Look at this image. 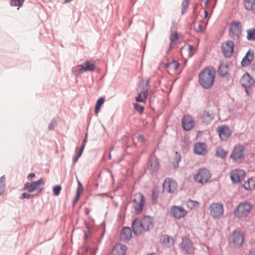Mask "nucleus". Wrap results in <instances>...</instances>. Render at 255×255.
<instances>
[{"label":"nucleus","mask_w":255,"mask_h":255,"mask_svg":"<svg viewBox=\"0 0 255 255\" xmlns=\"http://www.w3.org/2000/svg\"><path fill=\"white\" fill-rule=\"evenodd\" d=\"M133 208L136 214L140 213L144 205L145 200L144 196L140 193H135L133 199Z\"/></svg>","instance_id":"obj_5"},{"label":"nucleus","mask_w":255,"mask_h":255,"mask_svg":"<svg viewBox=\"0 0 255 255\" xmlns=\"http://www.w3.org/2000/svg\"><path fill=\"white\" fill-rule=\"evenodd\" d=\"M215 117V114L212 111H205L201 115V119L202 123L208 124H209Z\"/></svg>","instance_id":"obj_17"},{"label":"nucleus","mask_w":255,"mask_h":255,"mask_svg":"<svg viewBox=\"0 0 255 255\" xmlns=\"http://www.w3.org/2000/svg\"><path fill=\"white\" fill-rule=\"evenodd\" d=\"M186 206L190 209L193 210L197 208L199 206V203L197 201L189 199L186 201Z\"/></svg>","instance_id":"obj_31"},{"label":"nucleus","mask_w":255,"mask_h":255,"mask_svg":"<svg viewBox=\"0 0 255 255\" xmlns=\"http://www.w3.org/2000/svg\"><path fill=\"white\" fill-rule=\"evenodd\" d=\"M182 124L183 128L185 130H190L195 125V122L190 115H187L183 117L182 119Z\"/></svg>","instance_id":"obj_15"},{"label":"nucleus","mask_w":255,"mask_h":255,"mask_svg":"<svg viewBox=\"0 0 255 255\" xmlns=\"http://www.w3.org/2000/svg\"><path fill=\"white\" fill-rule=\"evenodd\" d=\"M190 0H184L182 2L181 14H184L187 12L188 8V4Z\"/></svg>","instance_id":"obj_36"},{"label":"nucleus","mask_w":255,"mask_h":255,"mask_svg":"<svg viewBox=\"0 0 255 255\" xmlns=\"http://www.w3.org/2000/svg\"><path fill=\"white\" fill-rule=\"evenodd\" d=\"M170 214L172 217L175 218V205L171 207Z\"/></svg>","instance_id":"obj_47"},{"label":"nucleus","mask_w":255,"mask_h":255,"mask_svg":"<svg viewBox=\"0 0 255 255\" xmlns=\"http://www.w3.org/2000/svg\"><path fill=\"white\" fill-rule=\"evenodd\" d=\"M146 255H155V254L153 253H150V254H147Z\"/></svg>","instance_id":"obj_64"},{"label":"nucleus","mask_w":255,"mask_h":255,"mask_svg":"<svg viewBox=\"0 0 255 255\" xmlns=\"http://www.w3.org/2000/svg\"><path fill=\"white\" fill-rule=\"evenodd\" d=\"M35 176V174L34 173H30L29 174L27 177V179L29 180H32V179Z\"/></svg>","instance_id":"obj_51"},{"label":"nucleus","mask_w":255,"mask_h":255,"mask_svg":"<svg viewBox=\"0 0 255 255\" xmlns=\"http://www.w3.org/2000/svg\"><path fill=\"white\" fill-rule=\"evenodd\" d=\"M82 67L81 68H80V69H78L76 70V72L77 74H82V73H83L84 72H85V70H83V67L82 65L81 66Z\"/></svg>","instance_id":"obj_52"},{"label":"nucleus","mask_w":255,"mask_h":255,"mask_svg":"<svg viewBox=\"0 0 255 255\" xmlns=\"http://www.w3.org/2000/svg\"><path fill=\"white\" fill-rule=\"evenodd\" d=\"M193 47L191 45L182 47L180 48V53L183 58L186 60L187 58L191 57L193 55Z\"/></svg>","instance_id":"obj_21"},{"label":"nucleus","mask_w":255,"mask_h":255,"mask_svg":"<svg viewBox=\"0 0 255 255\" xmlns=\"http://www.w3.org/2000/svg\"><path fill=\"white\" fill-rule=\"evenodd\" d=\"M57 125V122L55 119H52L49 125L48 128L49 130L53 129Z\"/></svg>","instance_id":"obj_42"},{"label":"nucleus","mask_w":255,"mask_h":255,"mask_svg":"<svg viewBox=\"0 0 255 255\" xmlns=\"http://www.w3.org/2000/svg\"><path fill=\"white\" fill-rule=\"evenodd\" d=\"M134 108L136 111L138 112L140 114H141L143 112L144 107L138 104H134Z\"/></svg>","instance_id":"obj_40"},{"label":"nucleus","mask_w":255,"mask_h":255,"mask_svg":"<svg viewBox=\"0 0 255 255\" xmlns=\"http://www.w3.org/2000/svg\"><path fill=\"white\" fill-rule=\"evenodd\" d=\"M254 58V52L253 51L249 50L245 56L243 58L241 64L243 67L249 65L253 61Z\"/></svg>","instance_id":"obj_20"},{"label":"nucleus","mask_w":255,"mask_h":255,"mask_svg":"<svg viewBox=\"0 0 255 255\" xmlns=\"http://www.w3.org/2000/svg\"><path fill=\"white\" fill-rule=\"evenodd\" d=\"M76 178L78 183V188L77 189L76 194L81 195L83 192V186L81 182L79 180L77 177H76Z\"/></svg>","instance_id":"obj_38"},{"label":"nucleus","mask_w":255,"mask_h":255,"mask_svg":"<svg viewBox=\"0 0 255 255\" xmlns=\"http://www.w3.org/2000/svg\"><path fill=\"white\" fill-rule=\"evenodd\" d=\"M79 157H79L77 155H76L75 156H74V157L73 158V163H76L78 161Z\"/></svg>","instance_id":"obj_54"},{"label":"nucleus","mask_w":255,"mask_h":255,"mask_svg":"<svg viewBox=\"0 0 255 255\" xmlns=\"http://www.w3.org/2000/svg\"><path fill=\"white\" fill-rule=\"evenodd\" d=\"M85 144L86 143H84L82 142V145L81 146V147H80V149L79 150H82V151H83L84 148L85 146Z\"/></svg>","instance_id":"obj_61"},{"label":"nucleus","mask_w":255,"mask_h":255,"mask_svg":"<svg viewBox=\"0 0 255 255\" xmlns=\"http://www.w3.org/2000/svg\"><path fill=\"white\" fill-rule=\"evenodd\" d=\"M30 187V184L28 183H26L24 184L23 189L26 190L28 192Z\"/></svg>","instance_id":"obj_50"},{"label":"nucleus","mask_w":255,"mask_h":255,"mask_svg":"<svg viewBox=\"0 0 255 255\" xmlns=\"http://www.w3.org/2000/svg\"><path fill=\"white\" fill-rule=\"evenodd\" d=\"M83 153L82 149L79 150L77 152L76 155H77L79 157H80Z\"/></svg>","instance_id":"obj_56"},{"label":"nucleus","mask_w":255,"mask_h":255,"mask_svg":"<svg viewBox=\"0 0 255 255\" xmlns=\"http://www.w3.org/2000/svg\"><path fill=\"white\" fill-rule=\"evenodd\" d=\"M216 72L211 66L204 68L198 76L200 85L205 89L211 88L215 81Z\"/></svg>","instance_id":"obj_2"},{"label":"nucleus","mask_w":255,"mask_h":255,"mask_svg":"<svg viewBox=\"0 0 255 255\" xmlns=\"http://www.w3.org/2000/svg\"><path fill=\"white\" fill-rule=\"evenodd\" d=\"M85 144L86 143H84L82 142V145L81 146V147H80V149L79 150H82V151H83L84 148L85 146Z\"/></svg>","instance_id":"obj_60"},{"label":"nucleus","mask_w":255,"mask_h":255,"mask_svg":"<svg viewBox=\"0 0 255 255\" xmlns=\"http://www.w3.org/2000/svg\"><path fill=\"white\" fill-rule=\"evenodd\" d=\"M82 66L83 70H85V71H93L96 68L95 65L92 63L90 61L85 62Z\"/></svg>","instance_id":"obj_29"},{"label":"nucleus","mask_w":255,"mask_h":255,"mask_svg":"<svg viewBox=\"0 0 255 255\" xmlns=\"http://www.w3.org/2000/svg\"><path fill=\"white\" fill-rule=\"evenodd\" d=\"M142 83L143 85L142 86L141 91H144V89H148V86L149 83V79L148 78L146 79L145 81L143 80H141L140 81V84H141Z\"/></svg>","instance_id":"obj_39"},{"label":"nucleus","mask_w":255,"mask_h":255,"mask_svg":"<svg viewBox=\"0 0 255 255\" xmlns=\"http://www.w3.org/2000/svg\"><path fill=\"white\" fill-rule=\"evenodd\" d=\"M187 214V211L181 206H176V219L184 217Z\"/></svg>","instance_id":"obj_28"},{"label":"nucleus","mask_w":255,"mask_h":255,"mask_svg":"<svg viewBox=\"0 0 255 255\" xmlns=\"http://www.w3.org/2000/svg\"><path fill=\"white\" fill-rule=\"evenodd\" d=\"M253 207V205L250 202H241L235 210L234 214L239 218L246 217L249 215Z\"/></svg>","instance_id":"obj_4"},{"label":"nucleus","mask_w":255,"mask_h":255,"mask_svg":"<svg viewBox=\"0 0 255 255\" xmlns=\"http://www.w3.org/2000/svg\"><path fill=\"white\" fill-rule=\"evenodd\" d=\"M217 131L222 140H226L232 134V131L227 125H221L217 128Z\"/></svg>","instance_id":"obj_11"},{"label":"nucleus","mask_w":255,"mask_h":255,"mask_svg":"<svg viewBox=\"0 0 255 255\" xmlns=\"http://www.w3.org/2000/svg\"><path fill=\"white\" fill-rule=\"evenodd\" d=\"M61 190V187L60 185H57L54 187L53 191L56 196H58L60 194Z\"/></svg>","instance_id":"obj_41"},{"label":"nucleus","mask_w":255,"mask_h":255,"mask_svg":"<svg viewBox=\"0 0 255 255\" xmlns=\"http://www.w3.org/2000/svg\"><path fill=\"white\" fill-rule=\"evenodd\" d=\"M180 247L183 251L188 254H191L193 250L191 241L189 239L185 237L182 238V242L180 244Z\"/></svg>","instance_id":"obj_16"},{"label":"nucleus","mask_w":255,"mask_h":255,"mask_svg":"<svg viewBox=\"0 0 255 255\" xmlns=\"http://www.w3.org/2000/svg\"><path fill=\"white\" fill-rule=\"evenodd\" d=\"M31 197H33V195H30L27 193H23L21 195V196L20 197V199H29Z\"/></svg>","instance_id":"obj_44"},{"label":"nucleus","mask_w":255,"mask_h":255,"mask_svg":"<svg viewBox=\"0 0 255 255\" xmlns=\"http://www.w3.org/2000/svg\"><path fill=\"white\" fill-rule=\"evenodd\" d=\"M211 174L210 171L205 168H202L198 170V173L194 176L195 181L198 183L204 184L206 183L211 178Z\"/></svg>","instance_id":"obj_10"},{"label":"nucleus","mask_w":255,"mask_h":255,"mask_svg":"<svg viewBox=\"0 0 255 255\" xmlns=\"http://www.w3.org/2000/svg\"><path fill=\"white\" fill-rule=\"evenodd\" d=\"M202 26L201 24H199L198 27L196 28V31L198 32L202 31Z\"/></svg>","instance_id":"obj_55"},{"label":"nucleus","mask_w":255,"mask_h":255,"mask_svg":"<svg viewBox=\"0 0 255 255\" xmlns=\"http://www.w3.org/2000/svg\"><path fill=\"white\" fill-rule=\"evenodd\" d=\"M89 234H90V230H89V228H87V230H85L84 232V234H85L84 238L85 239H87L88 238Z\"/></svg>","instance_id":"obj_49"},{"label":"nucleus","mask_w":255,"mask_h":255,"mask_svg":"<svg viewBox=\"0 0 255 255\" xmlns=\"http://www.w3.org/2000/svg\"><path fill=\"white\" fill-rule=\"evenodd\" d=\"M158 196V193L155 190H153L152 194V200L154 203H156Z\"/></svg>","instance_id":"obj_43"},{"label":"nucleus","mask_w":255,"mask_h":255,"mask_svg":"<svg viewBox=\"0 0 255 255\" xmlns=\"http://www.w3.org/2000/svg\"><path fill=\"white\" fill-rule=\"evenodd\" d=\"M148 89H144V91H141V93L143 95L144 99L147 98L148 96Z\"/></svg>","instance_id":"obj_48"},{"label":"nucleus","mask_w":255,"mask_h":255,"mask_svg":"<svg viewBox=\"0 0 255 255\" xmlns=\"http://www.w3.org/2000/svg\"><path fill=\"white\" fill-rule=\"evenodd\" d=\"M211 216L214 219L220 218L224 214V206L222 203H213L209 208Z\"/></svg>","instance_id":"obj_7"},{"label":"nucleus","mask_w":255,"mask_h":255,"mask_svg":"<svg viewBox=\"0 0 255 255\" xmlns=\"http://www.w3.org/2000/svg\"><path fill=\"white\" fill-rule=\"evenodd\" d=\"M87 141V134H86L85 137L83 139V143H86Z\"/></svg>","instance_id":"obj_59"},{"label":"nucleus","mask_w":255,"mask_h":255,"mask_svg":"<svg viewBox=\"0 0 255 255\" xmlns=\"http://www.w3.org/2000/svg\"><path fill=\"white\" fill-rule=\"evenodd\" d=\"M245 7L246 9L252 11L255 15V0L253 2L250 1L249 0L245 1Z\"/></svg>","instance_id":"obj_30"},{"label":"nucleus","mask_w":255,"mask_h":255,"mask_svg":"<svg viewBox=\"0 0 255 255\" xmlns=\"http://www.w3.org/2000/svg\"><path fill=\"white\" fill-rule=\"evenodd\" d=\"M5 181V178L4 175L0 177V195H1L4 192Z\"/></svg>","instance_id":"obj_35"},{"label":"nucleus","mask_w":255,"mask_h":255,"mask_svg":"<svg viewBox=\"0 0 255 255\" xmlns=\"http://www.w3.org/2000/svg\"><path fill=\"white\" fill-rule=\"evenodd\" d=\"M132 237V232L130 228L124 227L122 231L121 238L123 241H128L130 240Z\"/></svg>","instance_id":"obj_24"},{"label":"nucleus","mask_w":255,"mask_h":255,"mask_svg":"<svg viewBox=\"0 0 255 255\" xmlns=\"http://www.w3.org/2000/svg\"><path fill=\"white\" fill-rule=\"evenodd\" d=\"M234 43L231 40L227 41L222 44V50L226 57H230L233 53Z\"/></svg>","instance_id":"obj_12"},{"label":"nucleus","mask_w":255,"mask_h":255,"mask_svg":"<svg viewBox=\"0 0 255 255\" xmlns=\"http://www.w3.org/2000/svg\"><path fill=\"white\" fill-rule=\"evenodd\" d=\"M174 181L170 179L165 180L162 184L163 191L168 193L173 192L175 190L174 187Z\"/></svg>","instance_id":"obj_18"},{"label":"nucleus","mask_w":255,"mask_h":255,"mask_svg":"<svg viewBox=\"0 0 255 255\" xmlns=\"http://www.w3.org/2000/svg\"><path fill=\"white\" fill-rule=\"evenodd\" d=\"M104 98L103 97L100 98L97 101L95 109V112L96 114H97L99 113L101 107L104 104Z\"/></svg>","instance_id":"obj_33"},{"label":"nucleus","mask_w":255,"mask_h":255,"mask_svg":"<svg viewBox=\"0 0 255 255\" xmlns=\"http://www.w3.org/2000/svg\"><path fill=\"white\" fill-rule=\"evenodd\" d=\"M249 255H255V249H253L250 252Z\"/></svg>","instance_id":"obj_58"},{"label":"nucleus","mask_w":255,"mask_h":255,"mask_svg":"<svg viewBox=\"0 0 255 255\" xmlns=\"http://www.w3.org/2000/svg\"><path fill=\"white\" fill-rule=\"evenodd\" d=\"M244 239L243 233L240 231H234L229 238V244L235 248L239 247L243 243Z\"/></svg>","instance_id":"obj_6"},{"label":"nucleus","mask_w":255,"mask_h":255,"mask_svg":"<svg viewBox=\"0 0 255 255\" xmlns=\"http://www.w3.org/2000/svg\"><path fill=\"white\" fill-rule=\"evenodd\" d=\"M242 33V25L239 21H234L230 25L229 35L234 40H239Z\"/></svg>","instance_id":"obj_8"},{"label":"nucleus","mask_w":255,"mask_h":255,"mask_svg":"<svg viewBox=\"0 0 255 255\" xmlns=\"http://www.w3.org/2000/svg\"><path fill=\"white\" fill-rule=\"evenodd\" d=\"M244 187L247 190L255 189V178L252 177L244 184Z\"/></svg>","instance_id":"obj_26"},{"label":"nucleus","mask_w":255,"mask_h":255,"mask_svg":"<svg viewBox=\"0 0 255 255\" xmlns=\"http://www.w3.org/2000/svg\"><path fill=\"white\" fill-rule=\"evenodd\" d=\"M144 137L143 135H139L138 137V140L140 141H143Z\"/></svg>","instance_id":"obj_57"},{"label":"nucleus","mask_w":255,"mask_h":255,"mask_svg":"<svg viewBox=\"0 0 255 255\" xmlns=\"http://www.w3.org/2000/svg\"><path fill=\"white\" fill-rule=\"evenodd\" d=\"M245 176V171L241 169H234L230 173L231 180L234 183H238L243 180Z\"/></svg>","instance_id":"obj_13"},{"label":"nucleus","mask_w":255,"mask_h":255,"mask_svg":"<svg viewBox=\"0 0 255 255\" xmlns=\"http://www.w3.org/2000/svg\"><path fill=\"white\" fill-rule=\"evenodd\" d=\"M25 0H11L10 5L13 6H22Z\"/></svg>","instance_id":"obj_37"},{"label":"nucleus","mask_w":255,"mask_h":255,"mask_svg":"<svg viewBox=\"0 0 255 255\" xmlns=\"http://www.w3.org/2000/svg\"><path fill=\"white\" fill-rule=\"evenodd\" d=\"M127 250L126 247L122 244L115 245L112 250L113 255H125Z\"/></svg>","instance_id":"obj_23"},{"label":"nucleus","mask_w":255,"mask_h":255,"mask_svg":"<svg viewBox=\"0 0 255 255\" xmlns=\"http://www.w3.org/2000/svg\"><path fill=\"white\" fill-rule=\"evenodd\" d=\"M227 152L225 151L222 148L218 147L216 150V155L217 156L225 158L227 155Z\"/></svg>","instance_id":"obj_34"},{"label":"nucleus","mask_w":255,"mask_h":255,"mask_svg":"<svg viewBox=\"0 0 255 255\" xmlns=\"http://www.w3.org/2000/svg\"><path fill=\"white\" fill-rule=\"evenodd\" d=\"M163 243L165 244H169L170 242V238L169 236L166 235L163 237Z\"/></svg>","instance_id":"obj_46"},{"label":"nucleus","mask_w":255,"mask_h":255,"mask_svg":"<svg viewBox=\"0 0 255 255\" xmlns=\"http://www.w3.org/2000/svg\"><path fill=\"white\" fill-rule=\"evenodd\" d=\"M247 39L249 41L255 40V28H251L247 30Z\"/></svg>","instance_id":"obj_32"},{"label":"nucleus","mask_w":255,"mask_h":255,"mask_svg":"<svg viewBox=\"0 0 255 255\" xmlns=\"http://www.w3.org/2000/svg\"><path fill=\"white\" fill-rule=\"evenodd\" d=\"M44 181L42 178L39 179L38 180L33 182L30 184V188L28 190L29 192H32L38 188V187L40 185H43Z\"/></svg>","instance_id":"obj_27"},{"label":"nucleus","mask_w":255,"mask_h":255,"mask_svg":"<svg viewBox=\"0 0 255 255\" xmlns=\"http://www.w3.org/2000/svg\"><path fill=\"white\" fill-rule=\"evenodd\" d=\"M194 152L198 155H204L207 152V146L204 143H197L194 146Z\"/></svg>","instance_id":"obj_22"},{"label":"nucleus","mask_w":255,"mask_h":255,"mask_svg":"<svg viewBox=\"0 0 255 255\" xmlns=\"http://www.w3.org/2000/svg\"><path fill=\"white\" fill-rule=\"evenodd\" d=\"M136 101L138 102H143L144 101V98L142 97V94L141 93H138V96L135 98Z\"/></svg>","instance_id":"obj_45"},{"label":"nucleus","mask_w":255,"mask_h":255,"mask_svg":"<svg viewBox=\"0 0 255 255\" xmlns=\"http://www.w3.org/2000/svg\"><path fill=\"white\" fill-rule=\"evenodd\" d=\"M80 195H78V194L76 195L74 200L73 202V204H75L78 201V200H79V199L80 198Z\"/></svg>","instance_id":"obj_53"},{"label":"nucleus","mask_w":255,"mask_h":255,"mask_svg":"<svg viewBox=\"0 0 255 255\" xmlns=\"http://www.w3.org/2000/svg\"><path fill=\"white\" fill-rule=\"evenodd\" d=\"M147 166L151 170V173L156 172L159 169V165L156 158L152 156H150Z\"/></svg>","instance_id":"obj_19"},{"label":"nucleus","mask_w":255,"mask_h":255,"mask_svg":"<svg viewBox=\"0 0 255 255\" xmlns=\"http://www.w3.org/2000/svg\"><path fill=\"white\" fill-rule=\"evenodd\" d=\"M218 72L219 75L222 76H226L229 74L228 73V65L226 63H221L218 70Z\"/></svg>","instance_id":"obj_25"},{"label":"nucleus","mask_w":255,"mask_h":255,"mask_svg":"<svg viewBox=\"0 0 255 255\" xmlns=\"http://www.w3.org/2000/svg\"><path fill=\"white\" fill-rule=\"evenodd\" d=\"M170 40V43L167 52V62L164 64V67L167 69L170 74H173L175 72V59H171L169 57V54L170 50L172 49L175 45V31L174 30V27L171 28Z\"/></svg>","instance_id":"obj_3"},{"label":"nucleus","mask_w":255,"mask_h":255,"mask_svg":"<svg viewBox=\"0 0 255 255\" xmlns=\"http://www.w3.org/2000/svg\"><path fill=\"white\" fill-rule=\"evenodd\" d=\"M255 82V80L248 73H246L241 79V83L245 88L246 92L248 94H249L248 88L252 86Z\"/></svg>","instance_id":"obj_14"},{"label":"nucleus","mask_w":255,"mask_h":255,"mask_svg":"<svg viewBox=\"0 0 255 255\" xmlns=\"http://www.w3.org/2000/svg\"><path fill=\"white\" fill-rule=\"evenodd\" d=\"M73 0H65V2H69L73 1Z\"/></svg>","instance_id":"obj_62"},{"label":"nucleus","mask_w":255,"mask_h":255,"mask_svg":"<svg viewBox=\"0 0 255 255\" xmlns=\"http://www.w3.org/2000/svg\"><path fill=\"white\" fill-rule=\"evenodd\" d=\"M209 0H206V1H205V5H207L209 3Z\"/></svg>","instance_id":"obj_63"},{"label":"nucleus","mask_w":255,"mask_h":255,"mask_svg":"<svg viewBox=\"0 0 255 255\" xmlns=\"http://www.w3.org/2000/svg\"><path fill=\"white\" fill-rule=\"evenodd\" d=\"M153 227V219L149 216H144L142 220L136 218L132 224L133 234L136 236L140 235L143 231H149Z\"/></svg>","instance_id":"obj_1"},{"label":"nucleus","mask_w":255,"mask_h":255,"mask_svg":"<svg viewBox=\"0 0 255 255\" xmlns=\"http://www.w3.org/2000/svg\"><path fill=\"white\" fill-rule=\"evenodd\" d=\"M245 148L243 145H239L234 147L230 156L235 162H240L245 156Z\"/></svg>","instance_id":"obj_9"}]
</instances>
